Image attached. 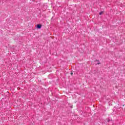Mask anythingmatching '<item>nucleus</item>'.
I'll return each mask as SVG.
<instances>
[{
    "label": "nucleus",
    "instance_id": "obj_5",
    "mask_svg": "<svg viewBox=\"0 0 125 125\" xmlns=\"http://www.w3.org/2000/svg\"><path fill=\"white\" fill-rule=\"evenodd\" d=\"M71 75H73V72H71Z\"/></svg>",
    "mask_w": 125,
    "mask_h": 125
},
{
    "label": "nucleus",
    "instance_id": "obj_6",
    "mask_svg": "<svg viewBox=\"0 0 125 125\" xmlns=\"http://www.w3.org/2000/svg\"><path fill=\"white\" fill-rule=\"evenodd\" d=\"M109 121H110V120H108V122H109Z\"/></svg>",
    "mask_w": 125,
    "mask_h": 125
},
{
    "label": "nucleus",
    "instance_id": "obj_2",
    "mask_svg": "<svg viewBox=\"0 0 125 125\" xmlns=\"http://www.w3.org/2000/svg\"><path fill=\"white\" fill-rule=\"evenodd\" d=\"M37 28L38 29H41L42 28V25L41 24H38L37 25Z\"/></svg>",
    "mask_w": 125,
    "mask_h": 125
},
{
    "label": "nucleus",
    "instance_id": "obj_1",
    "mask_svg": "<svg viewBox=\"0 0 125 125\" xmlns=\"http://www.w3.org/2000/svg\"><path fill=\"white\" fill-rule=\"evenodd\" d=\"M95 64L96 65H99L100 64V62L98 60L95 61Z\"/></svg>",
    "mask_w": 125,
    "mask_h": 125
},
{
    "label": "nucleus",
    "instance_id": "obj_3",
    "mask_svg": "<svg viewBox=\"0 0 125 125\" xmlns=\"http://www.w3.org/2000/svg\"><path fill=\"white\" fill-rule=\"evenodd\" d=\"M96 73H97V70H94V74H96Z\"/></svg>",
    "mask_w": 125,
    "mask_h": 125
},
{
    "label": "nucleus",
    "instance_id": "obj_4",
    "mask_svg": "<svg viewBox=\"0 0 125 125\" xmlns=\"http://www.w3.org/2000/svg\"><path fill=\"white\" fill-rule=\"evenodd\" d=\"M102 13H103V12H101L99 13L100 15H101L102 14Z\"/></svg>",
    "mask_w": 125,
    "mask_h": 125
}]
</instances>
